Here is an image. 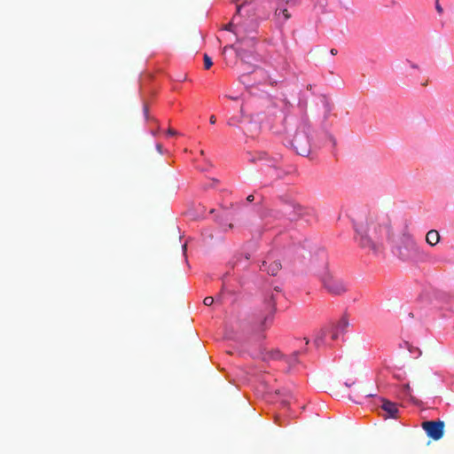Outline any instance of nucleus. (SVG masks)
<instances>
[{
  "instance_id": "f257e3e1",
  "label": "nucleus",
  "mask_w": 454,
  "mask_h": 454,
  "mask_svg": "<svg viewBox=\"0 0 454 454\" xmlns=\"http://www.w3.org/2000/svg\"><path fill=\"white\" fill-rule=\"evenodd\" d=\"M389 232L387 223H380L376 217H369L356 227L357 241L363 248L379 254L383 248L384 238Z\"/></svg>"
},
{
  "instance_id": "f03ea898",
  "label": "nucleus",
  "mask_w": 454,
  "mask_h": 454,
  "mask_svg": "<svg viewBox=\"0 0 454 454\" xmlns=\"http://www.w3.org/2000/svg\"><path fill=\"white\" fill-rule=\"evenodd\" d=\"M276 311V300L271 294L253 312L250 323L253 331L256 333H262L269 330L273 325Z\"/></svg>"
},
{
  "instance_id": "7ed1b4c3",
  "label": "nucleus",
  "mask_w": 454,
  "mask_h": 454,
  "mask_svg": "<svg viewBox=\"0 0 454 454\" xmlns=\"http://www.w3.org/2000/svg\"><path fill=\"white\" fill-rule=\"evenodd\" d=\"M397 253L403 261H410L418 258L421 254V249L411 235L403 234L400 238Z\"/></svg>"
},
{
  "instance_id": "20e7f679",
  "label": "nucleus",
  "mask_w": 454,
  "mask_h": 454,
  "mask_svg": "<svg viewBox=\"0 0 454 454\" xmlns=\"http://www.w3.org/2000/svg\"><path fill=\"white\" fill-rule=\"evenodd\" d=\"M321 282L325 289L332 295H342L348 290V286L343 278L329 270L321 276Z\"/></svg>"
},
{
  "instance_id": "39448f33",
  "label": "nucleus",
  "mask_w": 454,
  "mask_h": 454,
  "mask_svg": "<svg viewBox=\"0 0 454 454\" xmlns=\"http://www.w3.org/2000/svg\"><path fill=\"white\" fill-rule=\"evenodd\" d=\"M309 131L310 127L308 124H302L298 128L291 140L292 146L301 156H307L310 153Z\"/></svg>"
},
{
  "instance_id": "423d86ee",
  "label": "nucleus",
  "mask_w": 454,
  "mask_h": 454,
  "mask_svg": "<svg viewBox=\"0 0 454 454\" xmlns=\"http://www.w3.org/2000/svg\"><path fill=\"white\" fill-rule=\"evenodd\" d=\"M281 156L279 154L269 155L264 151H254L247 153V160L254 164L265 165L277 170Z\"/></svg>"
},
{
  "instance_id": "0eeeda50",
  "label": "nucleus",
  "mask_w": 454,
  "mask_h": 454,
  "mask_svg": "<svg viewBox=\"0 0 454 454\" xmlns=\"http://www.w3.org/2000/svg\"><path fill=\"white\" fill-rule=\"evenodd\" d=\"M278 210L284 217L291 222L297 221L306 215V209L294 201H284Z\"/></svg>"
},
{
  "instance_id": "6e6552de",
  "label": "nucleus",
  "mask_w": 454,
  "mask_h": 454,
  "mask_svg": "<svg viewBox=\"0 0 454 454\" xmlns=\"http://www.w3.org/2000/svg\"><path fill=\"white\" fill-rule=\"evenodd\" d=\"M242 7L243 5L238 6L237 14L234 15L232 20L224 27L225 30L232 32L236 35L237 41H241L247 33L246 22L241 21L239 19Z\"/></svg>"
},
{
  "instance_id": "1a4fd4ad",
  "label": "nucleus",
  "mask_w": 454,
  "mask_h": 454,
  "mask_svg": "<svg viewBox=\"0 0 454 454\" xmlns=\"http://www.w3.org/2000/svg\"><path fill=\"white\" fill-rule=\"evenodd\" d=\"M422 428L427 433V436L434 441H438L442 438L444 434V422L438 420H427L421 424Z\"/></svg>"
},
{
  "instance_id": "9d476101",
  "label": "nucleus",
  "mask_w": 454,
  "mask_h": 454,
  "mask_svg": "<svg viewBox=\"0 0 454 454\" xmlns=\"http://www.w3.org/2000/svg\"><path fill=\"white\" fill-rule=\"evenodd\" d=\"M260 269L261 270L267 271L268 274L271 276H276L281 269V263L278 261H274L268 265L267 262L264 261Z\"/></svg>"
},
{
  "instance_id": "9b49d317",
  "label": "nucleus",
  "mask_w": 454,
  "mask_h": 454,
  "mask_svg": "<svg viewBox=\"0 0 454 454\" xmlns=\"http://www.w3.org/2000/svg\"><path fill=\"white\" fill-rule=\"evenodd\" d=\"M381 408L391 418H395L396 413L398 412L396 404L389 401H383Z\"/></svg>"
},
{
  "instance_id": "f8f14e48",
  "label": "nucleus",
  "mask_w": 454,
  "mask_h": 454,
  "mask_svg": "<svg viewBox=\"0 0 454 454\" xmlns=\"http://www.w3.org/2000/svg\"><path fill=\"white\" fill-rule=\"evenodd\" d=\"M426 240L430 246H435L440 240V235L437 231L431 230L427 233Z\"/></svg>"
},
{
  "instance_id": "ddd939ff",
  "label": "nucleus",
  "mask_w": 454,
  "mask_h": 454,
  "mask_svg": "<svg viewBox=\"0 0 454 454\" xmlns=\"http://www.w3.org/2000/svg\"><path fill=\"white\" fill-rule=\"evenodd\" d=\"M268 356L270 358L273 360H283L286 363H289V360H287V356L283 355L280 350L274 349L268 353Z\"/></svg>"
},
{
  "instance_id": "4468645a",
  "label": "nucleus",
  "mask_w": 454,
  "mask_h": 454,
  "mask_svg": "<svg viewBox=\"0 0 454 454\" xmlns=\"http://www.w3.org/2000/svg\"><path fill=\"white\" fill-rule=\"evenodd\" d=\"M349 325V322L346 317H342L336 325V330L340 333L346 332Z\"/></svg>"
},
{
  "instance_id": "2eb2a0df",
  "label": "nucleus",
  "mask_w": 454,
  "mask_h": 454,
  "mask_svg": "<svg viewBox=\"0 0 454 454\" xmlns=\"http://www.w3.org/2000/svg\"><path fill=\"white\" fill-rule=\"evenodd\" d=\"M300 355V351H294L291 356H287V360H289V363H286L289 365H293L296 363H298V356Z\"/></svg>"
},
{
  "instance_id": "dca6fc26",
  "label": "nucleus",
  "mask_w": 454,
  "mask_h": 454,
  "mask_svg": "<svg viewBox=\"0 0 454 454\" xmlns=\"http://www.w3.org/2000/svg\"><path fill=\"white\" fill-rule=\"evenodd\" d=\"M281 14L283 15L285 21L287 20L288 19H290V17H291V14L289 13V12L286 9H280V10L276 11V15L278 18L280 17Z\"/></svg>"
},
{
  "instance_id": "f3484780",
  "label": "nucleus",
  "mask_w": 454,
  "mask_h": 454,
  "mask_svg": "<svg viewBox=\"0 0 454 454\" xmlns=\"http://www.w3.org/2000/svg\"><path fill=\"white\" fill-rule=\"evenodd\" d=\"M203 59H204V67L206 69H209L213 66V61H212L211 58L207 53H205L203 56Z\"/></svg>"
},
{
  "instance_id": "a211bd4d",
  "label": "nucleus",
  "mask_w": 454,
  "mask_h": 454,
  "mask_svg": "<svg viewBox=\"0 0 454 454\" xmlns=\"http://www.w3.org/2000/svg\"><path fill=\"white\" fill-rule=\"evenodd\" d=\"M405 346L407 347V348L409 349V351L411 353H417V356H421L422 352H421V350L419 348L412 347L408 342H405Z\"/></svg>"
},
{
  "instance_id": "6ab92c4d",
  "label": "nucleus",
  "mask_w": 454,
  "mask_h": 454,
  "mask_svg": "<svg viewBox=\"0 0 454 454\" xmlns=\"http://www.w3.org/2000/svg\"><path fill=\"white\" fill-rule=\"evenodd\" d=\"M203 303L206 305V306H211L213 303H214V298L212 296H207L204 301H203Z\"/></svg>"
},
{
  "instance_id": "aec40b11",
  "label": "nucleus",
  "mask_w": 454,
  "mask_h": 454,
  "mask_svg": "<svg viewBox=\"0 0 454 454\" xmlns=\"http://www.w3.org/2000/svg\"><path fill=\"white\" fill-rule=\"evenodd\" d=\"M435 9L439 14H442L443 12V9L439 4V0L435 1Z\"/></svg>"
},
{
  "instance_id": "412c9836",
  "label": "nucleus",
  "mask_w": 454,
  "mask_h": 454,
  "mask_svg": "<svg viewBox=\"0 0 454 454\" xmlns=\"http://www.w3.org/2000/svg\"><path fill=\"white\" fill-rule=\"evenodd\" d=\"M315 5H321L323 6L325 4V0H311Z\"/></svg>"
},
{
  "instance_id": "4be33fe9",
  "label": "nucleus",
  "mask_w": 454,
  "mask_h": 454,
  "mask_svg": "<svg viewBox=\"0 0 454 454\" xmlns=\"http://www.w3.org/2000/svg\"><path fill=\"white\" fill-rule=\"evenodd\" d=\"M408 62H409L410 67H411V68H414V69H419V65H417V64H415V63H413V62H411V61H408Z\"/></svg>"
},
{
  "instance_id": "5701e85b",
  "label": "nucleus",
  "mask_w": 454,
  "mask_h": 454,
  "mask_svg": "<svg viewBox=\"0 0 454 454\" xmlns=\"http://www.w3.org/2000/svg\"><path fill=\"white\" fill-rule=\"evenodd\" d=\"M168 134L170 135V136H174V135H176L177 132L175 129H168Z\"/></svg>"
},
{
  "instance_id": "b1692460",
  "label": "nucleus",
  "mask_w": 454,
  "mask_h": 454,
  "mask_svg": "<svg viewBox=\"0 0 454 454\" xmlns=\"http://www.w3.org/2000/svg\"><path fill=\"white\" fill-rule=\"evenodd\" d=\"M209 121L211 124H215V121H216V118L215 115H211L210 118H209Z\"/></svg>"
},
{
  "instance_id": "393cba45",
  "label": "nucleus",
  "mask_w": 454,
  "mask_h": 454,
  "mask_svg": "<svg viewBox=\"0 0 454 454\" xmlns=\"http://www.w3.org/2000/svg\"><path fill=\"white\" fill-rule=\"evenodd\" d=\"M228 125L229 126H233L235 125V118H231L229 121H228Z\"/></svg>"
},
{
  "instance_id": "a878e982",
  "label": "nucleus",
  "mask_w": 454,
  "mask_h": 454,
  "mask_svg": "<svg viewBox=\"0 0 454 454\" xmlns=\"http://www.w3.org/2000/svg\"><path fill=\"white\" fill-rule=\"evenodd\" d=\"M339 333H340V332H338V331L336 330V331L333 333V335H332V339H333V340H336V339H338Z\"/></svg>"
},
{
  "instance_id": "bb28decb",
  "label": "nucleus",
  "mask_w": 454,
  "mask_h": 454,
  "mask_svg": "<svg viewBox=\"0 0 454 454\" xmlns=\"http://www.w3.org/2000/svg\"><path fill=\"white\" fill-rule=\"evenodd\" d=\"M323 341V338L322 337H317L316 340H315V343L319 346L320 343Z\"/></svg>"
},
{
  "instance_id": "cd10ccee",
  "label": "nucleus",
  "mask_w": 454,
  "mask_h": 454,
  "mask_svg": "<svg viewBox=\"0 0 454 454\" xmlns=\"http://www.w3.org/2000/svg\"><path fill=\"white\" fill-rule=\"evenodd\" d=\"M254 200V195H253V194H250V195H248V196L247 197V200L248 202H252Z\"/></svg>"
},
{
  "instance_id": "c85d7f7f",
  "label": "nucleus",
  "mask_w": 454,
  "mask_h": 454,
  "mask_svg": "<svg viewBox=\"0 0 454 454\" xmlns=\"http://www.w3.org/2000/svg\"><path fill=\"white\" fill-rule=\"evenodd\" d=\"M363 392L365 395V396H367V397H371V396H374L375 395V394L369 393V392H367L365 390H364Z\"/></svg>"
},
{
  "instance_id": "c756f323",
  "label": "nucleus",
  "mask_w": 454,
  "mask_h": 454,
  "mask_svg": "<svg viewBox=\"0 0 454 454\" xmlns=\"http://www.w3.org/2000/svg\"><path fill=\"white\" fill-rule=\"evenodd\" d=\"M228 48H233V45H230V46H224L223 50V53H225L226 50Z\"/></svg>"
},
{
  "instance_id": "7c9ffc66",
  "label": "nucleus",
  "mask_w": 454,
  "mask_h": 454,
  "mask_svg": "<svg viewBox=\"0 0 454 454\" xmlns=\"http://www.w3.org/2000/svg\"><path fill=\"white\" fill-rule=\"evenodd\" d=\"M331 54L332 55H336L337 54V50L336 49H332L331 50Z\"/></svg>"
},
{
  "instance_id": "2f4dec72",
  "label": "nucleus",
  "mask_w": 454,
  "mask_h": 454,
  "mask_svg": "<svg viewBox=\"0 0 454 454\" xmlns=\"http://www.w3.org/2000/svg\"><path fill=\"white\" fill-rule=\"evenodd\" d=\"M243 132H244L246 135H247V136H253L252 134H251V135H249L250 130H248V129H243Z\"/></svg>"
},
{
  "instance_id": "473e14b6",
  "label": "nucleus",
  "mask_w": 454,
  "mask_h": 454,
  "mask_svg": "<svg viewBox=\"0 0 454 454\" xmlns=\"http://www.w3.org/2000/svg\"><path fill=\"white\" fill-rule=\"evenodd\" d=\"M353 384H354V382H346V386H347V387H350V386H352Z\"/></svg>"
},
{
  "instance_id": "72a5a7b5",
  "label": "nucleus",
  "mask_w": 454,
  "mask_h": 454,
  "mask_svg": "<svg viewBox=\"0 0 454 454\" xmlns=\"http://www.w3.org/2000/svg\"><path fill=\"white\" fill-rule=\"evenodd\" d=\"M405 389L406 390H410V385L409 384L405 385Z\"/></svg>"
},
{
  "instance_id": "f704fd0d",
  "label": "nucleus",
  "mask_w": 454,
  "mask_h": 454,
  "mask_svg": "<svg viewBox=\"0 0 454 454\" xmlns=\"http://www.w3.org/2000/svg\"><path fill=\"white\" fill-rule=\"evenodd\" d=\"M144 110H145V113L146 114V113H147V111H148V108H147V106H146L144 107Z\"/></svg>"
},
{
  "instance_id": "c9c22d12",
  "label": "nucleus",
  "mask_w": 454,
  "mask_h": 454,
  "mask_svg": "<svg viewBox=\"0 0 454 454\" xmlns=\"http://www.w3.org/2000/svg\"><path fill=\"white\" fill-rule=\"evenodd\" d=\"M161 146L160 145H157V149L160 151Z\"/></svg>"
}]
</instances>
